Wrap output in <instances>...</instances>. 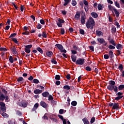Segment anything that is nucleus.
<instances>
[{"label":"nucleus","mask_w":124,"mask_h":124,"mask_svg":"<svg viewBox=\"0 0 124 124\" xmlns=\"http://www.w3.org/2000/svg\"><path fill=\"white\" fill-rule=\"evenodd\" d=\"M116 82L113 80H110L109 81V85L107 86V89L110 91L114 90L115 93H117L118 92V87L115 85Z\"/></svg>","instance_id":"f257e3e1"},{"label":"nucleus","mask_w":124,"mask_h":124,"mask_svg":"<svg viewBox=\"0 0 124 124\" xmlns=\"http://www.w3.org/2000/svg\"><path fill=\"white\" fill-rule=\"evenodd\" d=\"M86 26L87 29H91L93 30V27L95 26V22H94V19L93 17H90L89 19L86 22Z\"/></svg>","instance_id":"f03ea898"},{"label":"nucleus","mask_w":124,"mask_h":124,"mask_svg":"<svg viewBox=\"0 0 124 124\" xmlns=\"http://www.w3.org/2000/svg\"><path fill=\"white\" fill-rule=\"evenodd\" d=\"M85 59H84L79 58L78 59V60H76L75 62H76V64L77 65H82L84 64V62H85Z\"/></svg>","instance_id":"7ed1b4c3"},{"label":"nucleus","mask_w":124,"mask_h":124,"mask_svg":"<svg viewBox=\"0 0 124 124\" xmlns=\"http://www.w3.org/2000/svg\"><path fill=\"white\" fill-rule=\"evenodd\" d=\"M19 107H23V108H25L27 107L28 105V102L26 100H23L20 103H19Z\"/></svg>","instance_id":"20e7f679"},{"label":"nucleus","mask_w":124,"mask_h":124,"mask_svg":"<svg viewBox=\"0 0 124 124\" xmlns=\"http://www.w3.org/2000/svg\"><path fill=\"white\" fill-rule=\"evenodd\" d=\"M63 23H64V20L61 18H58V22H57V25L59 28H62Z\"/></svg>","instance_id":"39448f33"},{"label":"nucleus","mask_w":124,"mask_h":124,"mask_svg":"<svg viewBox=\"0 0 124 124\" xmlns=\"http://www.w3.org/2000/svg\"><path fill=\"white\" fill-rule=\"evenodd\" d=\"M1 110L3 112H5L6 108H5V103L2 102H0V112H1Z\"/></svg>","instance_id":"423d86ee"},{"label":"nucleus","mask_w":124,"mask_h":124,"mask_svg":"<svg viewBox=\"0 0 124 124\" xmlns=\"http://www.w3.org/2000/svg\"><path fill=\"white\" fill-rule=\"evenodd\" d=\"M97 41H98V42H99V43H101V44H103L104 46H106V45H107V43L105 42V40H104L103 38H98Z\"/></svg>","instance_id":"0eeeda50"},{"label":"nucleus","mask_w":124,"mask_h":124,"mask_svg":"<svg viewBox=\"0 0 124 124\" xmlns=\"http://www.w3.org/2000/svg\"><path fill=\"white\" fill-rule=\"evenodd\" d=\"M112 107H113L112 108V109H113V110H116V109L119 110L120 109V108L119 106V104L118 103H114V105L112 106Z\"/></svg>","instance_id":"6e6552de"},{"label":"nucleus","mask_w":124,"mask_h":124,"mask_svg":"<svg viewBox=\"0 0 124 124\" xmlns=\"http://www.w3.org/2000/svg\"><path fill=\"white\" fill-rule=\"evenodd\" d=\"M10 50H11V51L13 53V55H17V49H16V47H11Z\"/></svg>","instance_id":"1a4fd4ad"},{"label":"nucleus","mask_w":124,"mask_h":124,"mask_svg":"<svg viewBox=\"0 0 124 124\" xmlns=\"http://www.w3.org/2000/svg\"><path fill=\"white\" fill-rule=\"evenodd\" d=\"M80 17H81V15L80 13L77 12L75 16V20H76L77 21L80 20Z\"/></svg>","instance_id":"9d476101"},{"label":"nucleus","mask_w":124,"mask_h":124,"mask_svg":"<svg viewBox=\"0 0 124 124\" xmlns=\"http://www.w3.org/2000/svg\"><path fill=\"white\" fill-rule=\"evenodd\" d=\"M108 40L110 44H112L113 46H116V43H115V41L113 39H110V37H109Z\"/></svg>","instance_id":"9b49d317"},{"label":"nucleus","mask_w":124,"mask_h":124,"mask_svg":"<svg viewBox=\"0 0 124 124\" xmlns=\"http://www.w3.org/2000/svg\"><path fill=\"white\" fill-rule=\"evenodd\" d=\"M108 56L110 57V59H111V60H112L114 57V53H113V51L111 50H109V53Z\"/></svg>","instance_id":"f8f14e48"},{"label":"nucleus","mask_w":124,"mask_h":124,"mask_svg":"<svg viewBox=\"0 0 124 124\" xmlns=\"http://www.w3.org/2000/svg\"><path fill=\"white\" fill-rule=\"evenodd\" d=\"M42 93V90L40 89H35L33 91V93L35 94Z\"/></svg>","instance_id":"ddd939ff"},{"label":"nucleus","mask_w":124,"mask_h":124,"mask_svg":"<svg viewBox=\"0 0 124 124\" xmlns=\"http://www.w3.org/2000/svg\"><path fill=\"white\" fill-rule=\"evenodd\" d=\"M82 122H83L84 124H91V122H90L88 121V119H87V118H86V117L82 119Z\"/></svg>","instance_id":"4468645a"},{"label":"nucleus","mask_w":124,"mask_h":124,"mask_svg":"<svg viewBox=\"0 0 124 124\" xmlns=\"http://www.w3.org/2000/svg\"><path fill=\"white\" fill-rule=\"evenodd\" d=\"M50 95L49 92H43V93H42V96L43 97H48Z\"/></svg>","instance_id":"2eb2a0df"},{"label":"nucleus","mask_w":124,"mask_h":124,"mask_svg":"<svg viewBox=\"0 0 124 124\" xmlns=\"http://www.w3.org/2000/svg\"><path fill=\"white\" fill-rule=\"evenodd\" d=\"M40 106L43 107V108H46L47 107V104L43 101L40 102Z\"/></svg>","instance_id":"dca6fc26"},{"label":"nucleus","mask_w":124,"mask_h":124,"mask_svg":"<svg viewBox=\"0 0 124 124\" xmlns=\"http://www.w3.org/2000/svg\"><path fill=\"white\" fill-rule=\"evenodd\" d=\"M96 33L97 35V36H103V33H102L101 32V31H96Z\"/></svg>","instance_id":"f3484780"},{"label":"nucleus","mask_w":124,"mask_h":124,"mask_svg":"<svg viewBox=\"0 0 124 124\" xmlns=\"http://www.w3.org/2000/svg\"><path fill=\"white\" fill-rule=\"evenodd\" d=\"M37 108H38V104L35 103L34 104V105H33V108H32V111H34L36 109H37Z\"/></svg>","instance_id":"a211bd4d"},{"label":"nucleus","mask_w":124,"mask_h":124,"mask_svg":"<svg viewBox=\"0 0 124 124\" xmlns=\"http://www.w3.org/2000/svg\"><path fill=\"white\" fill-rule=\"evenodd\" d=\"M46 55L48 56V57L50 58L53 56V52L52 51L46 52Z\"/></svg>","instance_id":"6ab92c4d"},{"label":"nucleus","mask_w":124,"mask_h":124,"mask_svg":"<svg viewBox=\"0 0 124 124\" xmlns=\"http://www.w3.org/2000/svg\"><path fill=\"white\" fill-rule=\"evenodd\" d=\"M39 52L40 54H43V50L40 47H36V49H34Z\"/></svg>","instance_id":"aec40b11"},{"label":"nucleus","mask_w":124,"mask_h":124,"mask_svg":"<svg viewBox=\"0 0 124 124\" xmlns=\"http://www.w3.org/2000/svg\"><path fill=\"white\" fill-rule=\"evenodd\" d=\"M71 59H72V61H73V62H76V61H77V56L74 55H71Z\"/></svg>","instance_id":"412c9836"},{"label":"nucleus","mask_w":124,"mask_h":124,"mask_svg":"<svg viewBox=\"0 0 124 124\" xmlns=\"http://www.w3.org/2000/svg\"><path fill=\"white\" fill-rule=\"evenodd\" d=\"M31 47H25L24 48V51H25V52H26V53H30L31 52Z\"/></svg>","instance_id":"4be33fe9"},{"label":"nucleus","mask_w":124,"mask_h":124,"mask_svg":"<svg viewBox=\"0 0 124 124\" xmlns=\"http://www.w3.org/2000/svg\"><path fill=\"white\" fill-rule=\"evenodd\" d=\"M124 89V84H121L118 87V91H123Z\"/></svg>","instance_id":"5701e85b"},{"label":"nucleus","mask_w":124,"mask_h":124,"mask_svg":"<svg viewBox=\"0 0 124 124\" xmlns=\"http://www.w3.org/2000/svg\"><path fill=\"white\" fill-rule=\"evenodd\" d=\"M57 48H59V50H60V51L61 53H66V52H67V51H66L65 49H63V47H57Z\"/></svg>","instance_id":"b1692460"},{"label":"nucleus","mask_w":124,"mask_h":124,"mask_svg":"<svg viewBox=\"0 0 124 124\" xmlns=\"http://www.w3.org/2000/svg\"><path fill=\"white\" fill-rule=\"evenodd\" d=\"M114 12V13H115V15L116 17H119L120 16V12L118 11V10L117 9H114V10H113Z\"/></svg>","instance_id":"393cba45"},{"label":"nucleus","mask_w":124,"mask_h":124,"mask_svg":"<svg viewBox=\"0 0 124 124\" xmlns=\"http://www.w3.org/2000/svg\"><path fill=\"white\" fill-rule=\"evenodd\" d=\"M91 16H92V17H93V18H97V17H98V15H97L96 13L94 12L92 13Z\"/></svg>","instance_id":"a878e982"},{"label":"nucleus","mask_w":124,"mask_h":124,"mask_svg":"<svg viewBox=\"0 0 124 124\" xmlns=\"http://www.w3.org/2000/svg\"><path fill=\"white\" fill-rule=\"evenodd\" d=\"M0 114H1V116H2V117H3V118H7L9 117V115H8V114H7L6 113H5L4 112L0 113Z\"/></svg>","instance_id":"bb28decb"},{"label":"nucleus","mask_w":124,"mask_h":124,"mask_svg":"<svg viewBox=\"0 0 124 124\" xmlns=\"http://www.w3.org/2000/svg\"><path fill=\"white\" fill-rule=\"evenodd\" d=\"M8 124H16V120H9L8 121Z\"/></svg>","instance_id":"cd10ccee"},{"label":"nucleus","mask_w":124,"mask_h":124,"mask_svg":"<svg viewBox=\"0 0 124 124\" xmlns=\"http://www.w3.org/2000/svg\"><path fill=\"white\" fill-rule=\"evenodd\" d=\"M108 8L109 10H110V11H113V10H114L116 8L113 6H112L111 5H108Z\"/></svg>","instance_id":"c85d7f7f"},{"label":"nucleus","mask_w":124,"mask_h":124,"mask_svg":"<svg viewBox=\"0 0 124 124\" xmlns=\"http://www.w3.org/2000/svg\"><path fill=\"white\" fill-rule=\"evenodd\" d=\"M71 88V86H69V85H65L63 86V89L66 90H70Z\"/></svg>","instance_id":"c756f323"},{"label":"nucleus","mask_w":124,"mask_h":124,"mask_svg":"<svg viewBox=\"0 0 124 124\" xmlns=\"http://www.w3.org/2000/svg\"><path fill=\"white\" fill-rule=\"evenodd\" d=\"M81 23L82 25H84L85 24V16H82L81 18Z\"/></svg>","instance_id":"7c9ffc66"},{"label":"nucleus","mask_w":124,"mask_h":124,"mask_svg":"<svg viewBox=\"0 0 124 124\" xmlns=\"http://www.w3.org/2000/svg\"><path fill=\"white\" fill-rule=\"evenodd\" d=\"M116 93H117L116 95L118 96H124V93H123V92H115Z\"/></svg>","instance_id":"2f4dec72"},{"label":"nucleus","mask_w":124,"mask_h":124,"mask_svg":"<svg viewBox=\"0 0 124 124\" xmlns=\"http://www.w3.org/2000/svg\"><path fill=\"white\" fill-rule=\"evenodd\" d=\"M65 3L63 4L64 6H65L66 5H67L68 3H69L71 0H64Z\"/></svg>","instance_id":"473e14b6"},{"label":"nucleus","mask_w":124,"mask_h":124,"mask_svg":"<svg viewBox=\"0 0 124 124\" xmlns=\"http://www.w3.org/2000/svg\"><path fill=\"white\" fill-rule=\"evenodd\" d=\"M77 104H78V103L76 101H73L71 103V105H72V106L73 107H76Z\"/></svg>","instance_id":"72a5a7b5"},{"label":"nucleus","mask_w":124,"mask_h":124,"mask_svg":"<svg viewBox=\"0 0 124 124\" xmlns=\"http://www.w3.org/2000/svg\"><path fill=\"white\" fill-rule=\"evenodd\" d=\"M6 98V96L1 94L0 95V101H4V98Z\"/></svg>","instance_id":"f704fd0d"},{"label":"nucleus","mask_w":124,"mask_h":124,"mask_svg":"<svg viewBox=\"0 0 124 124\" xmlns=\"http://www.w3.org/2000/svg\"><path fill=\"white\" fill-rule=\"evenodd\" d=\"M9 61L10 62H11L12 63H13L14 62V59L12 56H10L9 57Z\"/></svg>","instance_id":"c9c22d12"},{"label":"nucleus","mask_w":124,"mask_h":124,"mask_svg":"<svg viewBox=\"0 0 124 124\" xmlns=\"http://www.w3.org/2000/svg\"><path fill=\"white\" fill-rule=\"evenodd\" d=\"M24 78H22V77H19L17 79V81L19 82L23 81Z\"/></svg>","instance_id":"e433bc0d"},{"label":"nucleus","mask_w":124,"mask_h":124,"mask_svg":"<svg viewBox=\"0 0 124 124\" xmlns=\"http://www.w3.org/2000/svg\"><path fill=\"white\" fill-rule=\"evenodd\" d=\"M115 5L118 8H120L121 7V6L120 5V3H118V1L114 2Z\"/></svg>","instance_id":"4c0bfd02"},{"label":"nucleus","mask_w":124,"mask_h":124,"mask_svg":"<svg viewBox=\"0 0 124 124\" xmlns=\"http://www.w3.org/2000/svg\"><path fill=\"white\" fill-rule=\"evenodd\" d=\"M7 51V48L5 47H0V51L1 52H6Z\"/></svg>","instance_id":"58836bf2"},{"label":"nucleus","mask_w":124,"mask_h":124,"mask_svg":"<svg viewBox=\"0 0 124 124\" xmlns=\"http://www.w3.org/2000/svg\"><path fill=\"white\" fill-rule=\"evenodd\" d=\"M103 58L105 60H108L109 59V58H110V56H109L108 54H104V55L103 56Z\"/></svg>","instance_id":"ea45409f"},{"label":"nucleus","mask_w":124,"mask_h":124,"mask_svg":"<svg viewBox=\"0 0 124 124\" xmlns=\"http://www.w3.org/2000/svg\"><path fill=\"white\" fill-rule=\"evenodd\" d=\"M123 98H124V96H118L115 98V99H114V100L119 101Z\"/></svg>","instance_id":"a19ab883"},{"label":"nucleus","mask_w":124,"mask_h":124,"mask_svg":"<svg viewBox=\"0 0 124 124\" xmlns=\"http://www.w3.org/2000/svg\"><path fill=\"white\" fill-rule=\"evenodd\" d=\"M55 79H56L57 80H61V76L59 75H57L55 77Z\"/></svg>","instance_id":"79ce46f5"},{"label":"nucleus","mask_w":124,"mask_h":124,"mask_svg":"<svg viewBox=\"0 0 124 124\" xmlns=\"http://www.w3.org/2000/svg\"><path fill=\"white\" fill-rule=\"evenodd\" d=\"M32 82H33V83H35V84H38L39 83V81L36 78L33 79L32 80Z\"/></svg>","instance_id":"37998d69"},{"label":"nucleus","mask_w":124,"mask_h":124,"mask_svg":"<svg viewBox=\"0 0 124 124\" xmlns=\"http://www.w3.org/2000/svg\"><path fill=\"white\" fill-rule=\"evenodd\" d=\"M119 69H120V71H122L124 70V66L122 64H119Z\"/></svg>","instance_id":"c03bdc74"},{"label":"nucleus","mask_w":124,"mask_h":124,"mask_svg":"<svg viewBox=\"0 0 124 124\" xmlns=\"http://www.w3.org/2000/svg\"><path fill=\"white\" fill-rule=\"evenodd\" d=\"M47 97H48V100H49V101L53 100L54 99V97H53L52 95H49V96H47Z\"/></svg>","instance_id":"a18cd8bd"},{"label":"nucleus","mask_w":124,"mask_h":124,"mask_svg":"<svg viewBox=\"0 0 124 124\" xmlns=\"http://www.w3.org/2000/svg\"><path fill=\"white\" fill-rule=\"evenodd\" d=\"M103 8V7H102V5H101V4H99L98 5V10H102Z\"/></svg>","instance_id":"49530a36"},{"label":"nucleus","mask_w":124,"mask_h":124,"mask_svg":"<svg viewBox=\"0 0 124 124\" xmlns=\"http://www.w3.org/2000/svg\"><path fill=\"white\" fill-rule=\"evenodd\" d=\"M76 4H77V2H76V1L75 0H73L72 1V5L73 6H75V5H76Z\"/></svg>","instance_id":"de8ad7c7"},{"label":"nucleus","mask_w":124,"mask_h":124,"mask_svg":"<svg viewBox=\"0 0 124 124\" xmlns=\"http://www.w3.org/2000/svg\"><path fill=\"white\" fill-rule=\"evenodd\" d=\"M16 35H17V34L16 33H12L10 36H9V38H12L13 37H15V36H16Z\"/></svg>","instance_id":"09e8293b"},{"label":"nucleus","mask_w":124,"mask_h":124,"mask_svg":"<svg viewBox=\"0 0 124 124\" xmlns=\"http://www.w3.org/2000/svg\"><path fill=\"white\" fill-rule=\"evenodd\" d=\"M16 115H17V116H22V113H21L20 111L17 110V111H16Z\"/></svg>","instance_id":"8fccbe9b"},{"label":"nucleus","mask_w":124,"mask_h":124,"mask_svg":"<svg viewBox=\"0 0 124 124\" xmlns=\"http://www.w3.org/2000/svg\"><path fill=\"white\" fill-rule=\"evenodd\" d=\"M51 62L55 64H57L58 63L57 61L55 60L54 59H52V60H51Z\"/></svg>","instance_id":"3c124183"},{"label":"nucleus","mask_w":124,"mask_h":124,"mask_svg":"<svg viewBox=\"0 0 124 124\" xmlns=\"http://www.w3.org/2000/svg\"><path fill=\"white\" fill-rule=\"evenodd\" d=\"M36 88H39V89H41V90H44V89H45L44 87L41 86V85H37V86H36Z\"/></svg>","instance_id":"603ef678"},{"label":"nucleus","mask_w":124,"mask_h":124,"mask_svg":"<svg viewBox=\"0 0 124 124\" xmlns=\"http://www.w3.org/2000/svg\"><path fill=\"white\" fill-rule=\"evenodd\" d=\"M85 70L87 71H92V69H91L90 66H86V67H85Z\"/></svg>","instance_id":"864d4df0"},{"label":"nucleus","mask_w":124,"mask_h":124,"mask_svg":"<svg viewBox=\"0 0 124 124\" xmlns=\"http://www.w3.org/2000/svg\"><path fill=\"white\" fill-rule=\"evenodd\" d=\"M94 121H95V119L94 117H92V118H91V121H90V123L92 124L93 123V122H94Z\"/></svg>","instance_id":"5fc2aeb1"},{"label":"nucleus","mask_w":124,"mask_h":124,"mask_svg":"<svg viewBox=\"0 0 124 124\" xmlns=\"http://www.w3.org/2000/svg\"><path fill=\"white\" fill-rule=\"evenodd\" d=\"M71 52L72 54H73V55H76L77 53V51H76L75 50H71Z\"/></svg>","instance_id":"6e6d98bb"},{"label":"nucleus","mask_w":124,"mask_h":124,"mask_svg":"<svg viewBox=\"0 0 124 124\" xmlns=\"http://www.w3.org/2000/svg\"><path fill=\"white\" fill-rule=\"evenodd\" d=\"M50 101H51V103H52V104L57 105V101L53 100H50Z\"/></svg>","instance_id":"4d7b16f0"},{"label":"nucleus","mask_w":124,"mask_h":124,"mask_svg":"<svg viewBox=\"0 0 124 124\" xmlns=\"http://www.w3.org/2000/svg\"><path fill=\"white\" fill-rule=\"evenodd\" d=\"M79 31L81 34H83V35L85 34V31L83 29H80L79 30Z\"/></svg>","instance_id":"13d9d810"},{"label":"nucleus","mask_w":124,"mask_h":124,"mask_svg":"<svg viewBox=\"0 0 124 124\" xmlns=\"http://www.w3.org/2000/svg\"><path fill=\"white\" fill-rule=\"evenodd\" d=\"M13 41L15 42V43H16V44H18V40H17V39L14 38L12 39Z\"/></svg>","instance_id":"bf43d9fd"},{"label":"nucleus","mask_w":124,"mask_h":124,"mask_svg":"<svg viewBox=\"0 0 124 124\" xmlns=\"http://www.w3.org/2000/svg\"><path fill=\"white\" fill-rule=\"evenodd\" d=\"M37 28L38 29V30H40V29H41V28H42V26L41 25V24H38Z\"/></svg>","instance_id":"052dcab7"},{"label":"nucleus","mask_w":124,"mask_h":124,"mask_svg":"<svg viewBox=\"0 0 124 124\" xmlns=\"http://www.w3.org/2000/svg\"><path fill=\"white\" fill-rule=\"evenodd\" d=\"M66 78L68 80H70L71 79V76L70 74H68L66 76Z\"/></svg>","instance_id":"680f3d73"},{"label":"nucleus","mask_w":124,"mask_h":124,"mask_svg":"<svg viewBox=\"0 0 124 124\" xmlns=\"http://www.w3.org/2000/svg\"><path fill=\"white\" fill-rule=\"evenodd\" d=\"M40 23L42 24V25H45V21H44V20L43 19H41L40 20Z\"/></svg>","instance_id":"e2e57ef3"},{"label":"nucleus","mask_w":124,"mask_h":124,"mask_svg":"<svg viewBox=\"0 0 124 124\" xmlns=\"http://www.w3.org/2000/svg\"><path fill=\"white\" fill-rule=\"evenodd\" d=\"M117 52V56H120L121 54H122V53L121 52V50H117L116 51Z\"/></svg>","instance_id":"0e129e2a"},{"label":"nucleus","mask_w":124,"mask_h":124,"mask_svg":"<svg viewBox=\"0 0 124 124\" xmlns=\"http://www.w3.org/2000/svg\"><path fill=\"white\" fill-rule=\"evenodd\" d=\"M65 33V31H64V29H61V34H64Z\"/></svg>","instance_id":"69168bd1"},{"label":"nucleus","mask_w":124,"mask_h":124,"mask_svg":"<svg viewBox=\"0 0 124 124\" xmlns=\"http://www.w3.org/2000/svg\"><path fill=\"white\" fill-rule=\"evenodd\" d=\"M58 117H59V118H60V120H65V119L63 118L62 115H58Z\"/></svg>","instance_id":"338daca9"},{"label":"nucleus","mask_w":124,"mask_h":124,"mask_svg":"<svg viewBox=\"0 0 124 124\" xmlns=\"http://www.w3.org/2000/svg\"><path fill=\"white\" fill-rule=\"evenodd\" d=\"M29 33H30L29 32V31H26L25 32H23L22 33V34H23V35H29Z\"/></svg>","instance_id":"774afa93"}]
</instances>
